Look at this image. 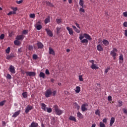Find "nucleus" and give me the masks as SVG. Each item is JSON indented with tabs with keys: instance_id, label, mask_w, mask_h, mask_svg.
<instances>
[{
	"instance_id": "obj_4",
	"label": "nucleus",
	"mask_w": 127,
	"mask_h": 127,
	"mask_svg": "<svg viewBox=\"0 0 127 127\" xmlns=\"http://www.w3.org/2000/svg\"><path fill=\"white\" fill-rule=\"evenodd\" d=\"M51 95H52V91H51V90H47L45 93V97L46 98H49Z\"/></svg>"
},
{
	"instance_id": "obj_20",
	"label": "nucleus",
	"mask_w": 127,
	"mask_h": 127,
	"mask_svg": "<svg viewBox=\"0 0 127 127\" xmlns=\"http://www.w3.org/2000/svg\"><path fill=\"white\" fill-rule=\"evenodd\" d=\"M77 117L79 118V119H83L84 118V116L80 112H77Z\"/></svg>"
},
{
	"instance_id": "obj_46",
	"label": "nucleus",
	"mask_w": 127,
	"mask_h": 127,
	"mask_svg": "<svg viewBox=\"0 0 127 127\" xmlns=\"http://www.w3.org/2000/svg\"><path fill=\"white\" fill-rule=\"evenodd\" d=\"M22 33L24 34L25 35H26V34H27V33H28V30H24L22 32Z\"/></svg>"
},
{
	"instance_id": "obj_30",
	"label": "nucleus",
	"mask_w": 127,
	"mask_h": 127,
	"mask_svg": "<svg viewBox=\"0 0 127 127\" xmlns=\"http://www.w3.org/2000/svg\"><path fill=\"white\" fill-rule=\"evenodd\" d=\"M80 91H81V87H80L79 86H77L76 87L75 90L76 93H80Z\"/></svg>"
},
{
	"instance_id": "obj_11",
	"label": "nucleus",
	"mask_w": 127,
	"mask_h": 127,
	"mask_svg": "<svg viewBox=\"0 0 127 127\" xmlns=\"http://www.w3.org/2000/svg\"><path fill=\"white\" fill-rule=\"evenodd\" d=\"M32 109H33V107L32 106H28L25 109V112L26 114H28V113H29V111L31 110H32Z\"/></svg>"
},
{
	"instance_id": "obj_48",
	"label": "nucleus",
	"mask_w": 127,
	"mask_h": 127,
	"mask_svg": "<svg viewBox=\"0 0 127 127\" xmlns=\"http://www.w3.org/2000/svg\"><path fill=\"white\" fill-rule=\"evenodd\" d=\"M84 7H82L80 8L79 11H81V12H85V9L83 8Z\"/></svg>"
},
{
	"instance_id": "obj_24",
	"label": "nucleus",
	"mask_w": 127,
	"mask_h": 127,
	"mask_svg": "<svg viewBox=\"0 0 127 127\" xmlns=\"http://www.w3.org/2000/svg\"><path fill=\"white\" fill-rule=\"evenodd\" d=\"M39 77L40 78H43V79H45V73L44 72H41L39 74Z\"/></svg>"
},
{
	"instance_id": "obj_6",
	"label": "nucleus",
	"mask_w": 127,
	"mask_h": 127,
	"mask_svg": "<svg viewBox=\"0 0 127 127\" xmlns=\"http://www.w3.org/2000/svg\"><path fill=\"white\" fill-rule=\"evenodd\" d=\"M45 30L47 32V34L48 35V36H50V37H52V36H53V33H52L51 30L47 28L45 29Z\"/></svg>"
},
{
	"instance_id": "obj_60",
	"label": "nucleus",
	"mask_w": 127,
	"mask_h": 127,
	"mask_svg": "<svg viewBox=\"0 0 127 127\" xmlns=\"http://www.w3.org/2000/svg\"><path fill=\"white\" fill-rule=\"evenodd\" d=\"M124 26H125V27H127V22H125L123 24Z\"/></svg>"
},
{
	"instance_id": "obj_13",
	"label": "nucleus",
	"mask_w": 127,
	"mask_h": 127,
	"mask_svg": "<svg viewBox=\"0 0 127 127\" xmlns=\"http://www.w3.org/2000/svg\"><path fill=\"white\" fill-rule=\"evenodd\" d=\"M97 49L98 50V51H104V48H103V47L102 46V45L99 44L97 46Z\"/></svg>"
},
{
	"instance_id": "obj_17",
	"label": "nucleus",
	"mask_w": 127,
	"mask_h": 127,
	"mask_svg": "<svg viewBox=\"0 0 127 127\" xmlns=\"http://www.w3.org/2000/svg\"><path fill=\"white\" fill-rule=\"evenodd\" d=\"M90 68H91V69H94L95 70H97V69H99V66H97V64H92L90 66Z\"/></svg>"
},
{
	"instance_id": "obj_7",
	"label": "nucleus",
	"mask_w": 127,
	"mask_h": 127,
	"mask_svg": "<svg viewBox=\"0 0 127 127\" xmlns=\"http://www.w3.org/2000/svg\"><path fill=\"white\" fill-rule=\"evenodd\" d=\"M15 56H14V54L13 53H11L10 55L7 56L6 59L7 60H9V59H12V58H14Z\"/></svg>"
},
{
	"instance_id": "obj_45",
	"label": "nucleus",
	"mask_w": 127,
	"mask_h": 127,
	"mask_svg": "<svg viewBox=\"0 0 127 127\" xmlns=\"http://www.w3.org/2000/svg\"><path fill=\"white\" fill-rule=\"evenodd\" d=\"M6 78L7 79H8V80H10V79H11V75H10V74H7Z\"/></svg>"
},
{
	"instance_id": "obj_1",
	"label": "nucleus",
	"mask_w": 127,
	"mask_h": 127,
	"mask_svg": "<svg viewBox=\"0 0 127 127\" xmlns=\"http://www.w3.org/2000/svg\"><path fill=\"white\" fill-rule=\"evenodd\" d=\"M53 108L54 109L55 114L58 116H61V114L63 113V111L59 109L58 105H55L53 106Z\"/></svg>"
},
{
	"instance_id": "obj_14",
	"label": "nucleus",
	"mask_w": 127,
	"mask_h": 127,
	"mask_svg": "<svg viewBox=\"0 0 127 127\" xmlns=\"http://www.w3.org/2000/svg\"><path fill=\"white\" fill-rule=\"evenodd\" d=\"M49 54H51V55H55V51H54V50H53V49L50 47L49 49Z\"/></svg>"
},
{
	"instance_id": "obj_59",
	"label": "nucleus",
	"mask_w": 127,
	"mask_h": 127,
	"mask_svg": "<svg viewBox=\"0 0 127 127\" xmlns=\"http://www.w3.org/2000/svg\"><path fill=\"white\" fill-rule=\"evenodd\" d=\"M108 101H112V96H109L108 97Z\"/></svg>"
},
{
	"instance_id": "obj_47",
	"label": "nucleus",
	"mask_w": 127,
	"mask_h": 127,
	"mask_svg": "<svg viewBox=\"0 0 127 127\" xmlns=\"http://www.w3.org/2000/svg\"><path fill=\"white\" fill-rule=\"evenodd\" d=\"M118 103L119 104V107H122V106H123V101H121V100H119L118 101Z\"/></svg>"
},
{
	"instance_id": "obj_49",
	"label": "nucleus",
	"mask_w": 127,
	"mask_h": 127,
	"mask_svg": "<svg viewBox=\"0 0 127 127\" xmlns=\"http://www.w3.org/2000/svg\"><path fill=\"white\" fill-rule=\"evenodd\" d=\"M23 2V0H20L19 1H16V3L18 4H20V3H22Z\"/></svg>"
},
{
	"instance_id": "obj_9",
	"label": "nucleus",
	"mask_w": 127,
	"mask_h": 127,
	"mask_svg": "<svg viewBox=\"0 0 127 127\" xmlns=\"http://www.w3.org/2000/svg\"><path fill=\"white\" fill-rule=\"evenodd\" d=\"M24 38V36L23 34L20 35L18 36H17L16 37V40H23V39Z\"/></svg>"
},
{
	"instance_id": "obj_62",
	"label": "nucleus",
	"mask_w": 127,
	"mask_h": 127,
	"mask_svg": "<svg viewBox=\"0 0 127 127\" xmlns=\"http://www.w3.org/2000/svg\"><path fill=\"white\" fill-rule=\"evenodd\" d=\"M74 30L77 32V33H80V30H79L77 28Z\"/></svg>"
},
{
	"instance_id": "obj_52",
	"label": "nucleus",
	"mask_w": 127,
	"mask_h": 127,
	"mask_svg": "<svg viewBox=\"0 0 127 127\" xmlns=\"http://www.w3.org/2000/svg\"><path fill=\"white\" fill-rule=\"evenodd\" d=\"M22 52V48H20L18 49V53H19V54H20V53H21Z\"/></svg>"
},
{
	"instance_id": "obj_12",
	"label": "nucleus",
	"mask_w": 127,
	"mask_h": 127,
	"mask_svg": "<svg viewBox=\"0 0 127 127\" xmlns=\"http://www.w3.org/2000/svg\"><path fill=\"white\" fill-rule=\"evenodd\" d=\"M41 109L44 111V112H46V109H47V107H46V105L44 104V103H41Z\"/></svg>"
},
{
	"instance_id": "obj_18",
	"label": "nucleus",
	"mask_w": 127,
	"mask_h": 127,
	"mask_svg": "<svg viewBox=\"0 0 127 127\" xmlns=\"http://www.w3.org/2000/svg\"><path fill=\"white\" fill-rule=\"evenodd\" d=\"M38 127V124L33 122L31 123V124L29 126V127Z\"/></svg>"
},
{
	"instance_id": "obj_2",
	"label": "nucleus",
	"mask_w": 127,
	"mask_h": 127,
	"mask_svg": "<svg viewBox=\"0 0 127 127\" xmlns=\"http://www.w3.org/2000/svg\"><path fill=\"white\" fill-rule=\"evenodd\" d=\"M25 73L27 76H29L30 77H35L36 75V73L33 71H26Z\"/></svg>"
},
{
	"instance_id": "obj_32",
	"label": "nucleus",
	"mask_w": 127,
	"mask_h": 127,
	"mask_svg": "<svg viewBox=\"0 0 127 127\" xmlns=\"http://www.w3.org/2000/svg\"><path fill=\"white\" fill-rule=\"evenodd\" d=\"M36 29L37 30H40L42 28V26L41 25H36Z\"/></svg>"
},
{
	"instance_id": "obj_31",
	"label": "nucleus",
	"mask_w": 127,
	"mask_h": 127,
	"mask_svg": "<svg viewBox=\"0 0 127 127\" xmlns=\"http://www.w3.org/2000/svg\"><path fill=\"white\" fill-rule=\"evenodd\" d=\"M74 107L77 109V110H80V106L78 105L77 103H74Z\"/></svg>"
},
{
	"instance_id": "obj_22",
	"label": "nucleus",
	"mask_w": 127,
	"mask_h": 127,
	"mask_svg": "<svg viewBox=\"0 0 127 127\" xmlns=\"http://www.w3.org/2000/svg\"><path fill=\"white\" fill-rule=\"evenodd\" d=\"M68 120H69V121H73V122H77V121L76 120V118L72 116H69Z\"/></svg>"
},
{
	"instance_id": "obj_56",
	"label": "nucleus",
	"mask_w": 127,
	"mask_h": 127,
	"mask_svg": "<svg viewBox=\"0 0 127 127\" xmlns=\"http://www.w3.org/2000/svg\"><path fill=\"white\" fill-rule=\"evenodd\" d=\"M11 8L13 11H15L16 12V10H17V7H12Z\"/></svg>"
},
{
	"instance_id": "obj_33",
	"label": "nucleus",
	"mask_w": 127,
	"mask_h": 127,
	"mask_svg": "<svg viewBox=\"0 0 127 127\" xmlns=\"http://www.w3.org/2000/svg\"><path fill=\"white\" fill-rule=\"evenodd\" d=\"M57 29V34H59L60 33V30H61V27H58L56 28Z\"/></svg>"
},
{
	"instance_id": "obj_5",
	"label": "nucleus",
	"mask_w": 127,
	"mask_h": 127,
	"mask_svg": "<svg viewBox=\"0 0 127 127\" xmlns=\"http://www.w3.org/2000/svg\"><path fill=\"white\" fill-rule=\"evenodd\" d=\"M87 106H88V104L87 103L82 104L81 106V111L82 112H86V111H88V108H86Z\"/></svg>"
},
{
	"instance_id": "obj_34",
	"label": "nucleus",
	"mask_w": 127,
	"mask_h": 127,
	"mask_svg": "<svg viewBox=\"0 0 127 127\" xmlns=\"http://www.w3.org/2000/svg\"><path fill=\"white\" fill-rule=\"evenodd\" d=\"M110 55H112V57H115V56H117V53H116L114 51H111V53H110Z\"/></svg>"
},
{
	"instance_id": "obj_44",
	"label": "nucleus",
	"mask_w": 127,
	"mask_h": 127,
	"mask_svg": "<svg viewBox=\"0 0 127 127\" xmlns=\"http://www.w3.org/2000/svg\"><path fill=\"white\" fill-rule=\"evenodd\" d=\"M30 18H34L35 17V14L32 13L30 14Z\"/></svg>"
},
{
	"instance_id": "obj_51",
	"label": "nucleus",
	"mask_w": 127,
	"mask_h": 127,
	"mask_svg": "<svg viewBox=\"0 0 127 127\" xmlns=\"http://www.w3.org/2000/svg\"><path fill=\"white\" fill-rule=\"evenodd\" d=\"M4 38V35L3 34H1L0 36V39L2 40Z\"/></svg>"
},
{
	"instance_id": "obj_26",
	"label": "nucleus",
	"mask_w": 127,
	"mask_h": 127,
	"mask_svg": "<svg viewBox=\"0 0 127 127\" xmlns=\"http://www.w3.org/2000/svg\"><path fill=\"white\" fill-rule=\"evenodd\" d=\"M80 42L83 44L85 43L86 45H87V44H88V42H89V41L86 39H84L83 40H81L80 41Z\"/></svg>"
},
{
	"instance_id": "obj_63",
	"label": "nucleus",
	"mask_w": 127,
	"mask_h": 127,
	"mask_svg": "<svg viewBox=\"0 0 127 127\" xmlns=\"http://www.w3.org/2000/svg\"><path fill=\"white\" fill-rule=\"evenodd\" d=\"M123 112L124 114H126V115H127V110L126 109H124L123 110Z\"/></svg>"
},
{
	"instance_id": "obj_50",
	"label": "nucleus",
	"mask_w": 127,
	"mask_h": 127,
	"mask_svg": "<svg viewBox=\"0 0 127 127\" xmlns=\"http://www.w3.org/2000/svg\"><path fill=\"white\" fill-rule=\"evenodd\" d=\"M119 59L120 60H122V61H124V56H123V55L120 56Z\"/></svg>"
},
{
	"instance_id": "obj_36",
	"label": "nucleus",
	"mask_w": 127,
	"mask_h": 127,
	"mask_svg": "<svg viewBox=\"0 0 127 127\" xmlns=\"http://www.w3.org/2000/svg\"><path fill=\"white\" fill-rule=\"evenodd\" d=\"M5 102H6V101L5 100H3L2 101L0 102V106L2 107V106H3L5 103Z\"/></svg>"
},
{
	"instance_id": "obj_23",
	"label": "nucleus",
	"mask_w": 127,
	"mask_h": 127,
	"mask_svg": "<svg viewBox=\"0 0 127 127\" xmlns=\"http://www.w3.org/2000/svg\"><path fill=\"white\" fill-rule=\"evenodd\" d=\"M44 22L45 24H47L49 22H50V17L48 16L47 18L45 19Z\"/></svg>"
},
{
	"instance_id": "obj_3",
	"label": "nucleus",
	"mask_w": 127,
	"mask_h": 127,
	"mask_svg": "<svg viewBox=\"0 0 127 127\" xmlns=\"http://www.w3.org/2000/svg\"><path fill=\"white\" fill-rule=\"evenodd\" d=\"M8 70L10 73H12V74H15V68H14V66L11 65H10Z\"/></svg>"
},
{
	"instance_id": "obj_64",
	"label": "nucleus",
	"mask_w": 127,
	"mask_h": 127,
	"mask_svg": "<svg viewBox=\"0 0 127 127\" xmlns=\"http://www.w3.org/2000/svg\"><path fill=\"white\" fill-rule=\"evenodd\" d=\"M125 36H127V30H125Z\"/></svg>"
},
{
	"instance_id": "obj_10",
	"label": "nucleus",
	"mask_w": 127,
	"mask_h": 127,
	"mask_svg": "<svg viewBox=\"0 0 127 127\" xmlns=\"http://www.w3.org/2000/svg\"><path fill=\"white\" fill-rule=\"evenodd\" d=\"M37 45L38 46V49H42L44 46L43 44H42L41 42H38L37 43Z\"/></svg>"
},
{
	"instance_id": "obj_53",
	"label": "nucleus",
	"mask_w": 127,
	"mask_h": 127,
	"mask_svg": "<svg viewBox=\"0 0 127 127\" xmlns=\"http://www.w3.org/2000/svg\"><path fill=\"white\" fill-rule=\"evenodd\" d=\"M45 73H46V75H50V72H49V70H48V69H46Z\"/></svg>"
},
{
	"instance_id": "obj_21",
	"label": "nucleus",
	"mask_w": 127,
	"mask_h": 127,
	"mask_svg": "<svg viewBox=\"0 0 127 127\" xmlns=\"http://www.w3.org/2000/svg\"><path fill=\"white\" fill-rule=\"evenodd\" d=\"M114 123H115V118L112 117L110 120V127H112L113 125L114 124Z\"/></svg>"
},
{
	"instance_id": "obj_28",
	"label": "nucleus",
	"mask_w": 127,
	"mask_h": 127,
	"mask_svg": "<svg viewBox=\"0 0 127 127\" xmlns=\"http://www.w3.org/2000/svg\"><path fill=\"white\" fill-rule=\"evenodd\" d=\"M14 44H15V45L18 46V45H20V42H19V41H18V40H15L14 41Z\"/></svg>"
},
{
	"instance_id": "obj_38",
	"label": "nucleus",
	"mask_w": 127,
	"mask_h": 127,
	"mask_svg": "<svg viewBox=\"0 0 127 127\" xmlns=\"http://www.w3.org/2000/svg\"><path fill=\"white\" fill-rule=\"evenodd\" d=\"M16 11H10L9 13H8L7 15H11V14H16Z\"/></svg>"
},
{
	"instance_id": "obj_15",
	"label": "nucleus",
	"mask_w": 127,
	"mask_h": 127,
	"mask_svg": "<svg viewBox=\"0 0 127 127\" xmlns=\"http://www.w3.org/2000/svg\"><path fill=\"white\" fill-rule=\"evenodd\" d=\"M66 29L69 32V33L70 35H73V30L72 29V28L67 27Z\"/></svg>"
},
{
	"instance_id": "obj_58",
	"label": "nucleus",
	"mask_w": 127,
	"mask_h": 127,
	"mask_svg": "<svg viewBox=\"0 0 127 127\" xmlns=\"http://www.w3.org/2000/svg\"><path fill=\"white\" fill-rule=\"evenodd\" d=\"M84 34L83 36H82V35H80L79 36V39L80 40H82V39H83V38H84Z\"/></svg>"
},
{
	"instance_id": "obj_54",
	"label": "nucleus",
	"mask_w": 127,
	"mask_h": 127,
	"mask_svg": "<svg viewBox=\"0 0 127 127\" xmlns=\"http://www.w3.org/2000/svg\"><path fill=\"white\" fill-rule=\"evenodd\" d=\"M83 76L82 75H79V80L80 81H83Z\"/></svg>"
},
{
	"instance_id": "obj_37",
	"label": "nucleus",
	"mask_w": 127,
	"mask_h": 127,
	"mask_svg": "<svg viewBox=\"0 0 127 127\" xmlns=\"http://www.w3.org/2000/svg\"><path fill=\"white\" fill-rule=\"evenodd\" d=\"M56 21L58 24H60L62 22V19H56Z\"/></svg>"
},
{
	"instance_id": "obj_40",
	"label": "nucleus",
	"mask_w": 127,
	"mask_h": 127,
	"mask_svg": "<svg viewBox=\"0 0 127 127\" xmlns=\"http://www.w3.org/2000/svg\"><path fill=\"white\" fill-rule=\"evenodd\" d=\"M10 52V47H8L6 49V53H7V54H8Z\"/></svg>"
},
{
	"instance_id": "obj_8",
	"label": "nucleus",
	"mask_w": 127,
	"mask_h": 127,
	"mask_svg": "<svg viewBox=\"0 0 127 127\" xmlns=\"http://www.w3.org/2000/svg\"><path fill=\"white\" fill-rule=\"evenodd\" d=\"M84 38H86L85 39H87V40H89V41H91L92 40V38H91V36H90V35L87 33L84 34Z\"/></svg>"
},
{
	"instance_id": "obj_16",
	"label": "nucleus",
	"mask_w": 127,
	"mask_h": 127,
	"mask_svg": "<svg viewBox=\"0 0 127 127\" xmlns=\"http://www.w3.org/2000/svg\"><path fill=\"white\" fill-rule=\"evenodd\" d=\"M19 114H20V110L15 112L14 114L12 116V118H16L17 116L19 115Z\"/></svg>"
},
{
	"instance_id": "obj_43",
	"label": "nucleus",
	"mask_w": 127,
	"mask_h": 127,
	"mask_svg": "<svg viewBox=\"0 0 127 127\" xmlns=\"http://www.w3.org/2000/svg\"><path fill=\"white\" fill-rule=\"evenodd\" d=\"M100 127H106V125L103 122H100Z\"/></svg>"
},
{
	"instance_id": "obj_55",
	"label": "nucleus",
	"mask_w": 127,
	"mask_h": 127,
	"mask_svg": "<svg viewBox=\"0 0 127 127\" xmlns=\"http://www.w3.org/2000/svg\"><path fill=\"white\" fill-rule=\"evenodd\" d=\"M29 50H32L33 49V46L29 45L28 47Z\"/></svg>"
},
{
	"instance_id": "obj_42",
	"label": "nucleus",
	"mask_w": 127,
	"mask_h": 127,
	"mask_svg": "<svg viewBox=\"0 0 127 127\" xmlns=\"http://www.w3.org/2000/svg\"><path fill=\"white\" fill-rule=\"evenodd\" d=\"M37 58H38V56H37V55L34 54L33 55V59H34V60H36Z\"/></svg>"
},
{
	"instance_id": "obj_29",
	"label": "nucleus",
	"mask_w": 127,
	"mask_h": 127,
	"mask_svg": "<svg viewBox=\"0 0 127 127\" xmlns=\"http://www.w3.org/2000/svg\"><path fill=\"white\" fill-rule=\"evenodd\" d=\"M79 5L82 6V7H84V1L83 0H79Z\"/></svg>"
},
{
	"instance_id": "obj_35",
	"label": "nucleus",
	"mask_w": 127,
	"mask_h": 127,
	"mask_svg": "<svg viewBox=\"0 0 127 127\" xmlns=\"http://www.w3.org/2000/svg\"><path fill=\"white\" fill-rule=\"evenodd\" d=\"M46 111L47 113H52V109L51 108H47Z\"/></svg>"
},
{
	"instance_id": "obj_61",
	"label": "nucleus",
	"mask_w": 127,
	"mask_h": 127,
	"mask_svg": "<svg viewBox=\"0 0 127 127\" xmlns=\"http://www.w3.org/2000/svg\"><path fill=\"white\" fill-rule=\"evenodd\" d=\"M57 93V91H54L53 92V96H55V95H56V93Z\"/></svg>"
},
{
	"instance_id": "obj_19",
	"label": "nucleus",
	"mask_w": 127,
	"mask_h": 127,
	"mask_svg": "<svg viewBox=\"0 0 127 127\" xmlns=\"http://www.w3.org/2000/svg\"><path fill=\"white\" fill-rule=\"evenodd\" d=\"M102 43L104 44V45H105V46H108V45H109V41L106 40V39H104L102 41Z\"/></svg>"
},
{
	"instance_id": "obj_27",
	"label": "nucleus",
	"mask_w": 127,
	"mask_h": 127,
	"mask_svg": "<svg viewBox=\"0 0 127 127\" xmlns=\"http://www.w3.org/2000/svg\"><path fill=\"white\" fill-rule=\"evenodd\" d=\"M22 96H23V98L24 99H26L27 98V92H24L22 93Z\"/></svg>"
},
{
	"instance_id": "obj_25",
	"label": "nucleus",
	"mask_w": 127,
	"mask_h": 127,
	"mask_svg": "<svg viewBox=\"0 0 127 127\" xmlns=\"http://www.w3.org/2000/svg\"><path fill=\"white\" fill-rule=\"evenodd\" d=\"M46 3L47 5H48L49 6H51V7H53L54 6V5L52 4V3L50 2V1H46Z\"/></svg>"
},
{
	"instance_id": "obj_41",
	"label": "nucleus",
	"mask_w": 127,
	"mask_h": 127,
	"mask_svg": "<svg viewBox=\"0 0 127 127\" xmlns=\"http://www.w3.org/2000/svg\"><path fill=\"white\" fill-rule=\"evenodd\" d=\"M110 69L111 68L110 67V66H108L107 68L105 69V73H108V72H109V71H110Z\"/></svg>"
},
{
	"instance_id": "obj_57",
	"label": "nucleus",
	"mask_w": 127,
	"mask_h": 127,
	"mask_svg": "<svg viewBox=\"0 0 127 127\" xmlns=\"http://www.w3.org/2000/svg\"><path fill=\"white\" fill-rule=\"evenodd\" d=\"M123 15L125 17H127V11L123 12Z\"/></svg>"
},
{
	"instance_id": "obj_39",
	"label": "nucleus",
	"mask_w": 127,
	"mask_h": 127,
	"mask_svg": "<svg viewBox=\"0 0 127 127\" xmlns=\"http://www.w3.org/2000/svg\"><path fill=\"white\" fill-rule=\"evenodd\" d=\"M95 115H96L97 116H101V114H100V110H97L95 111Z\"/></svg>"
}]
</instances>
